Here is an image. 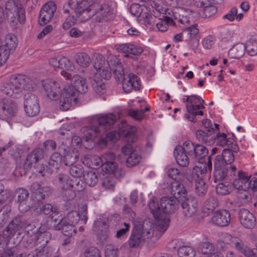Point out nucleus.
<instances>
[{"mask_svg": "<svg viewBox=\"0 0 257 257\" xmlns=\"http://www.w3.org/2000/svg\"><path fill=\"white\" fill-rule=\"evenodd\" d=\"M94 56L93 66L96 71V77L99 75L101 78L109 79L112 71L118 81L124 80V68L119 59L113 55H110L108 57V61H105L101 54L96 53Z\"/></svg>", "mask_w": 257, "mask_h": 257, "instance_id": "f257e3e1", "label": "nucleus"}, {"mask_svg": "<svg viewBox=\"0 0 257 257\" xmlns=\"http://www.w3.org/2000/svg\"><path fill=\"white\" fill-rule=\"evenodd\" d=\"M35 87V84L31 78L23 74H16L11 76L1 86V91L6 95L16 97L17 95L25 90L31 91Z\"/></svg>", "mask_w": 257, "mask_h": 257, "instance_id": "f03ea898", "label": "nucleus"}, {"mask_svg": "<svg viewBox=\"0 0 257 257\" xmlns=\"http://www.w3.org/2000/svg\"><path fill=\"white\" fill-rule=\"evenodd\" d=\"M231 181L234 188L245 192L242 198L247 199L251 194L257 191V178L248 176L243 171H236Z\"/></svg>", "mask_w": 257, "mask_h": 257, "instance_id": "7ed1b4c3", "label": "nucleus"}, {"mask_svg": "<svg viewBox=\"0 0 257 257\" xmlns=\"http://www.w3.org/2000/svg\"><path fill=\"white\" fill-rule=\"evenodd\" d=\"M96 0H70V9L74 11L78 21L83 22L93 16V6Z\"/></svg>", "mask_w": 257, "mask_h": 257, "instance_id": "20e7f679", "label": "nucleus"}, {"mask_svg": "<svg viewBox=\"0 0 257 257\" xmlns=\"http://www.w3.org/2000/svg\"><path fill=\"white\" fill-rule=\"evenodd\" d=\"M49 220L47 225H42L38 229L36 228L35 230L34 228L32 230L28 229V234L30 235L32 234V240L35 245L40 246V247L46 246L51 237V233L47 231L48 228L52 227L50 225L51 223L49 224Z\"/></svg>", "mask_w": 257, "mask_h": 257, "instance_id": "39448f33", "label": "nucleus"}, {"mask_svg": "<svg viewBox=\"0 0 257 257\" xmlns=\"http://www.w3.org/2000/svg\"><path fill=\"white\" fill-rule=\"evenodd\" d=\"M17 46V38L13 34H8L2 42L0 39V66L4 64L11 53H13Z\"/></svg>", "mask_w": 257, "mask_h": 257, "instance_id": "423d86ee", "label": "nucleus"}, {"mask_svg": "<svg viewBox=\"0 0 257 257\" xmlns=\"http://www.w3.org/2000/svg\"><path fill=\"white\" fill-rule=\"evenodd\" d=\"M214 166L213 176L215 182L223 180L231 182L236 173L235 166L224 165L220 163L219 165L216 166V162H214Z\"/></svg>", "mask_w": 257, "mask_h": 257, "instance_id": "0eeeda50", "label": "nucleus"}, {"mask_svg": "<svg viewBox=\"0 0 257 257\" xmlns=\"http://www.w3.org/2000/svg\"><path fill=\"white\" fill-rule=\"evenodd\" d=\"M7 15L11 23L17 24L19 22L21 24L25 21V11L21 6L16 4L13 1H9L6 4Z\"/></svg>", "mask_w": 257, "mask_h": 257, "instance_id": "6e6552de", "label": "nucleus"}, {"mask_svg": "<svg viewBox=\"0 0 257 257\" xmlns=\"http://www.w3.org/2000/svg\"><path fill=\"white\" fill-rule=\"evenodd\" d=\"M102 170L109 174H113L115 177H119L121 174L116 162L115 154L112 152H107L102 155Z\"/></svg>", "mask_w": 257, "mask_h": 257, "instance_id": "1a4fd4ad", "label": "nucleus"}, {"mask_svg": "<svg viewBox=\"0 0 257 257\" xmlns=\"http://www.w3.org/2000/svg\"><path fill=\"white\" fill-rule=\"evenodd\" d=\"M32 225L21 217H16L9 223L5 229L3 231V235L6 238L14 236L17 232H20L28 227H32Z\"/></svg>", "mask_w": 257, "mask_h": 257, "instance_id": "9d476101", "label": "nucleus"}, {"mask_svg": "<svg viewBox=\"0 0 257 257\" xmlns=\"http://www.w3.org/2000/svg\"><path fill=\"white\" fill-rule=\"evenodd\" d=\"M54 218V216H51L49 217L52 220L50 225L52 226L55 229H62L63 234L68 236H71L76 233V229L74 225L67 223L66 218Z\"/></svg>", "mask_w": 257, "mask_h": 257, "instance_id": "9b49d317", "label": "nucleus"}, {"mask_svg": "<svg viewBox=\"0 0 257 257\" xmlns=\"http://www.w3.org/2000/svg\"><path fill=\"white\" fill-rule=\"evenodd\" d=\"M25 110L29 116H35L40 112V106L37 97L34 94L28 93L25 95Z\"/></svg>", "mask_w": 257, "mask_h": 257, "instance_id": "f8f14e48", "label": "nucleus"}, {"mask_svg": "<svg viewBox=\"0 0 257 257\" xmlns=\"http://www.w3.org/2000/svg\"><path fill=\"white\" fill-rule=\"evenodd\" d=\"M18 112L17 105L12 100L3 99L0 102V118L8 120L15 116Z\"/></svg>", "mask_w": 257, "mask_h": 257, "instance_id": "ddd939ff", "label": "nucleus"}, {"mask_svg": "<svg viewBox=\"0 0 257 257\" xmlns=\"http://www.w3.org/2000/svg\"><path fill=\"white\" fill-rule=\"evenodd\" d=\"M49 64L55 70L65 69L73 71L75 69L73 63L67 57L62 55L52 57L49 61Z\"/></svg>", "mask_w": 257, "mask_h": 257, "instance_id": "4468645a", "label": "nucleus"}, {"mask_svg": "<svg viewBox=\"0 0 257 257\" xmlns=\"http://www.w3.org/2000/svg\"><path fill=\"white\" fill-rule=\"evenodd\" d=\"M60 151L63 153L64 163L66 166L74 164L79 159V152L77 149L69 147L63 143L59 146Z\"/></svg>", "mask_w": 257, "mask_h": 257, "instance_id": "2eb2a0df", "label": "nucleus"}, {"mask_svg": "<svg viewBox=\"0 0 257 257\" xmlns=\"http://www.w3.org/2000/svg\"><path fill=\"white\" fill-rule=\"evenodd\" d=\"M56 183L63 190L68 191V196L66 197L68 200H72L75 197V193L71 190L73 187L72 180L70 176L66 174H60L56 177Z\"/></svg>", "mask_w": 257, "mask_h": 257, "instance_id": "dca6fc26", "label": "nucleus"}, {"mask_svg": "<svg viewBox=\"0 0 257 257\" xmlns=\"http://www.w3.org/2000/svg\"><path fill=\"white\" fill-rule=\"evenodd\" d=\"M43 88L47 96L51 99H57L60 94V86L56 81L52 79L42 81Z\"/></svg>", "mask_w": 257, "mask_h": 257, "instance_id": "f3484780", "label": "nucleus"}, {"mask_svg": "<svg viewBox=\"0 0 257 257\" xmlns=\"http://www.w3.org/2000/svg\"><path fill=\"white\" fill-rule=\"evenodd\" d=\"M181 203L182 211L186 217H191L196 212L198 207L197 201L193 196H189L179 202Z\"/></svg>", "mask_w": 257, "mask_h": 257, "instance_id": "a211bd4d", "label": "nucleus"}, {"mask_svg": "<svg viewBox=\"0 0 257 257\" xmlns=\"http://www.w3.org/2000/svg\"><path fill=\"white\" fill-rule=\"evenodd\" d=\"M230 221V214L225 209L216 211L211 217L210 222L214 225L220 227L228 226Z\"/></svg>", "mask_w": 257, "mask_h": 257, "instance_id": "6ab92c4d", "label": "nucleus"}, {"mask_svg": "<svg viewBox=\"0 0 257 257\" xmlns=\"http://www.w3.org/2000/svg\"><path fill=\"white\" fill-rule=\"evenodd\" d=\"M77 101V93L69 87L64 90L63 97L60 101V108L63 110H67L73 103Z\"/></svg>", "mask_w": 257, "mask_h": 257, "instance_id": "aec40b11", "label": "nucleus"}, {"mask_svg": "<svg viewBox=\"0 0 257 257\" xmlns=\"http://www.w3.org/2000/svg\"><path fill=\"white\" fill-rule=\"evenodd\" d=\"M122 153L127 156L126 164L128 167H133L139 164L142 160L141 155L138 151L134 150L132 146L125 145L122 149Z\"/></svg>", "mask_w": 257, "mask_h": 257, "instance_id": "412c9836", "label": "nucleus"}, {"mask_svg": "<svg viewBox=\"0 0 257 257\" xmlns=\"http://www.w3.org/2000/svg\"><path fill=\"white\" fill-rule=\"evenodd\" d=\"M56 10V5L53 2H49L44 5L39 15L40 24L44 25L49 23L53 17Z\"/></svg>", "mask_w": 257, "mask_h": 257, "instance_id": "4be33fe9", "label": "nucleus"}, {"mask_svg": "<svg viewBox=\"0 0 257 257\" xmlns=\"http://www.w3.org/2000/svg\"><path fill=\"white\" fill-rule=\"evenodd\" d=\"M93 10L95 11L93 16L97 15V19L99 22L103 19L107 21L112 18L110 7L107 4H100L95 1Z\"/></svg>", "mask_w": 257, "mask_h": 257, "instance_id": "5701e85b", "label": "nucleus"}, {"mask_svg": "<svg viewBox=\"0 0 257 257\" xmlns=\"http://www.w3.org/2000/svg\"><path fill=\"white\" fill-rule=\"evenodd\" d=\"M183 98L184 102H187L186 105L188 113L195 114V108H204V100L199 96L192 95H184Z\"/></svg>", "mask_w": 257, "mask_h": 257, "instance_id": "b1692460", "label": "nucleus"}, {"mask_svg": "<svg viewBox=\"0 0 257 257\" xmlns=\"http://www.w3.org/2000/svg\"><path fill=\"white\" fill-rule=\"evenodd\" d=\"M135 227L139 232L145 241L151 239L154 235V225L150 221L145 220L142 224H138Z\"/></svg>", "mask_w": 257, "mask_h": 257, "instance_id": "393cba45", "label": "nucleus"}, {"mask_svg": "<svg viewBox=\"0 0 257 257\" xmlns=\"http://www.w3.org/2000/svg\"><path fill=\"white\" fill-rule=\"evenodd\" d=\"M239 221L245 228H252L256 224L254 215L246 209H242L239 212Z\"/></svg>", "mask_w": 257, "mask_h": 257, "instance_id": "a878e982", "label": "nucleus"}, {"mask_svg": "<svg viewBox=\"0 0 257 257\" xmlns=\"http://www.w3.org/2000/svg\"><path fill=\"white\" fill-rule=\"evenodd\" d=\"M128 79L122 81V88L125 92H130L133 89L139 90L141 86V83L138 77L134 73H130Z\"/></svg>", "mask_w": 257, "mask_h": 257, "instance_id": "bb28decb", "label": "nucleus"}, {"mask_svg": "<svg viewBox=\"0 0 257 257\" xmlns=\"http://www.w3.org/2000/svg\"><path fill=\"white\" fill-rule=\"evenodd\" d=\"M179 202V201L173 197H162L160 200L162 211L165 213L174 212L178 207Z\"/></svg>", "mask_w": 257, "mask_h": 257, "instance_id": "cd10ccee", "label": "nucleus"}, {"mask_svg": "<svg viewBox=\"0 0 257 257\" xmlns=\"http://www.w3.org/2000/svg\"><path fill=\"white\" fill-rule=\"evenodd\" d=\"M170 193L173 195V198L179 202L187 197V190L184 186L178 181H175L171 183Z\"/></svg>", "mask_w": 257, "mask_h": 257, "instance_id": "c85d7f7f", "label": "nucleus"}, {"mask_svg": "<svg viewBox=\"0 0 257 257\" xmlns=\"http://www.w3.org/2000/svg\"><path fill=\"white\" fill-rule=\"evenodd\" d=\"M196 136L198 140L206 145H211L214 142V129L207 130V132L203 130H198L196 133Z\"/></svg>", "mask_w": 257, "mask_h": 257, "instance_id": "c756f323", "label": "nucleus"}, {"mask_svg": "<svg viewBox=\"0 0 257 257\" xmlns=\"http://www.w3.org/2000/svg\"><path fill=\"white\" fill-rule=\"evenodd\" d=\"M17 194L18 202L19 203V210L22 213L29 210L30 207L26 204V201L29 196L28 191L25 189L19 188L17 190Z\"/></svg>", "mask_w": 257, "mask_h": 257, "instance_id": "7c9ffc66", "label": "nucleus"}, {"mask_svg": "<svg viewBox=\"0 0 257 257\" xmlns=\"http://www.w3.org/2000/svg\"><path fill=\"white\" fill-rule=\"evenodd\" d=\"M81 214L79 213L76 211H72L70 212L67 216V219L68 220L67 223H70L72 224H76L79 220L81 219V220H84V223H86L87 220V216H86V207L83 206L81 208Z\"/></svg>", "mask_w": 257, "mask_h": 257, "instance_id": "2f4dec72", "label": "nucleus"}, {"mask_svg": "<svg viewBox=\"0 0 257 257\" xmlns=\"http://www.w3.org/2000/svg\"><path fill=\"white\" fill-rule=\"evenodd\" d=\"M234 160V156L233 153L229 149H224L221 155H217L215 159L216 165L220 164L224 165H230Z\"/></svg>", "mask_w": 257, "mask_h": 257, "instance_id": "473e14b6", "label": "nucleus"}, {"mask_svg": "<svg viewBox=\"0 0 257 257\" xmlns=\"http://www.w3.org/2000/svg\"><path fill=\"white\" fill-rule=\"evenodd\" d=\"M71 85L76 91L80 93H84L87 91L88 87L86 80L80 75H75L72 77Z\"/></svg>", "mask_w": 257, "mask_h": 257, "instance_id": "72a5a7b5", "label": "nucleus"}, {"mask_svg": "<svg viewBox=\"0 0 257 257\" xmlns=\"http://www.w3.org/2000/svg\"><path fill=\"white\" fill-rule=\"evenodd\" d=\"M102 161V156L100 157L96 155L88 154L84 157L82 162L87 167L95 169L101 167Z\"/></svg>", "mask_w": 257, "mask_h": 257, "instance_id": "f704fd0d", "label": "nucleus"}, {"mask_svg": "<svg viewBox=\"0 0 257 257\" xmlns=\"http://www.w3.org/2000/svg\"><path fill=\"white\" fill-rule=\"evenodd\" d=\"M201 6H196L199 8H203V17L205 18H209L214 16L217 9L214 5L216 3H213L212 0H203Z\"/></svg>", "mask_w": 257, "mask_h": 257, "instance_id": "c9c22d12", "label": "nucleus"}, {"mask_svg": "<svg viewBox=\"0 0 257 257\" xmlns=\"http://www.w3.org/2000/svg\"><path fill=\"white\" fill-rule=\"evenodd\" d=\"M83 132L84 134L83 141L90 143V147L94 145V139L100 135L98 128L96 127L92 128L90 126L84 127L83 128Z\"/></svg>", "mask_w": 257, "mask_h": 257, "instance_id": "e433bc0d", "label": "nucleus"}, {"mask_svg": "<svg viewBox=\"0 0 257 257\" xmlns=\"http://www.w3.org/2000/svg\"><path fill=\"white\" fill-rule=\"evenodd\" d=\"M117 49L119 51L127 54L126 56H128V54L138 55L141 54L143 51L141 47L130 43L119 45Z\"/></svg>", "mask_w": 257, "mask_h": 257, "instance_id": "4c0bfd02", "label": "nucleus"}, {"mask_svg": "<svg viewBox=\"0 0 257 257\" xmlns=\"http://www.w3.org/2000/svg\"><path fill=\"white\" fill-rule=\"evenodd\" d=\"M44 157V152L40 148L36 149L29 154L26 158V164L31 166L33 164H36Z\"/></svg>", "mask_w": 257, "mask_h": 257, "instance_id": "58836bf2", "label": "nucleus"}, {"mask_svg": "<svg viewBox=\"0 0 257 257\" xmlns=\"http://www.w3.org/2000/svg\"><path fill=\"white\" fill-rule=\"evenodd\" d=\"M198 16L196 12L190 9H187L183 12V14L180 15L178 22L185 26H188L190 24V22L193 21L194 18Z\"/></svg>", "mask_w": 257, "mask_h": 257, "instance_id": "ea45409f", "label": "nucleus"}, {"mask_svg": "<svg viewBox=\"0 0 257 257\" xmlns=\"http://www.w3.org/2000/svg\"><path fill=\"white\" fill-rule=\"evenodd\" d=\"M145 241L139 232L135 227L133 230L128 240V245L131 248L138 247L141 245Z\"/></svg>", "mask_w": 257, "mask_h": 257, "instance_id": "a19ab883", "label": "nucleus"}, {"mask_svg": "<svg viewBox=\"0 0 257 257\" xmlns=\"http://www.w3.org/2000/svg\"><path fill=\"white\" fill-rule=\"evenodd\" d=\"M31 190L36 196H39L38 199H43L46 195H48L50 192V188L48 187H41L38 183H34L31 186Z\"/></svg>", "mask_w": 257, "mask_h": 257, "instance_id": "79ce46f5", "label": "nucleus"}, {"mask_svg": "<svg viewBox=\"0 0 257 257\" xmlns=\"http://www.w3.org/2000/svg\"><path fill=\"white\" fill-rule=\"evenodd\" d=\"M236 237L231 236L228 234H225L222 240L218 242V247L222 251H225L228 249L229 246H232Z\"/></svg>", "mask_w": 257, "mask_h": 257, "instance_id": "37998d69", "label": "nucleus"}, {"mask_svg": "<svg viewBox=\"0 0 257 257\" xmlns=\"http://www.w3.org/2000/svg\"><path fill=\"white\" fill-rule=\"evenodd\" d=\"M174 155L178 164L182 167H186L189 163V158L186 154L182 151H179L176 147Z\"/></svg>", "mask_w": 257, "mask_h": 257, "instance_id": "c03bdc74", "label": "nucleus"}, {"mask_svg": "<svg viewBox=\"0 0 257 257\" xmlns=\"http://www.w3.org/2000/svg\"><path fill=\"white\" fill-rule=\"evenodd\" d=\"M117 117L113 113H110L101 115L97 117V121L100 125H111L113 124Z\"/></svg>", "mask_w": 257, "mask_h": 257, "instance_id": "a18cd8bd", "label": "nucleus"}, {"mask_svg": "<svg viewBox=\"0 0 257 257\" xmlns=\"http://www.w3.org/2000/svg\"><path fill=\"white\" fill-rule=\"evenodd\" d=\"M207 154L208 150L206 148L201 145H196L192 158L194 160V162H200Z\"/></svg>", "mask_w": 257, "mask_h": 257, "instance_id": "49530a36", "label": "nucleus"}, {"mask_svg": "<svg viewBox=\"0 0 257 257\" xmlns=\"http://www.w3.org/2000/svg\"><path fill=\"white\" fill-rule=\"evenodd\" d=\"M76 63L80 66L87 67L91 63V59L89 56L85 53H78L75 56Z\"/></svg>", "mask_w": 257, "mask_h": 257, "instance_id": "de8ad7c7", "label": "nucleus"}, {"mask_svg": "<svg viewBox=\"0 0 257 257\" xmlns=\"http://www.w3.org/2000/svg\"><path fill=\"white\" fill-rule=\"evenodd\" d=\"M245 50V45L242 43L235 45L229 51V55L232 58L239 59L242 57Z\"/></svg>", "mask_w": 257, "mask_h": 257, "instance_id": "09e8293b", "label": "nucleus"}, {"mask_svg": "<svg viewBox=\"0 0 257 257\" xmlns=\"http://www.w3.org/2000/svg\"><path fill=\"white\" fill-rule=\"evenodd\" d=\"M62 162V157L58 153H53L49 161V167L52 169L57 170L61 166Z\"/></svg>", "mask_w": 257, "mask_h": 257, "instance_id": "8fccbe9b", "label": "nucleus"}, {"mask_svg": "<svg viewBox=\"0 0 257 257\" xmlns=\"http://www.w3.org/2000/svg\"><path fill=\"white\" fill-rule=\"evenodd\" d=\"M167 174L170 178L176 180H181L183 179L185 172L183 170H180L177 168L170 167L167 170Z\"/></svg>", "mask_w": 257, "mask_h": 257, "instance_id": "3c124183", "label": "nucleus"}, {"mask_svg": "<svg viewBox=\"0 0 257 257\" xmlns=\"http://www.w3.org/2000/svg\"><path fill=\"white\" fill-rule=\"evenodd\" d=\"M164 19H159V21L156 23L157 29L161 32L166 31L169 25H173L174 22L173 19L170 17L163 16Z\"/></svg>", "mask_w": 257, "mask_h": 257, "instance_id": "603ef678", "label": "nucleus"}, {"mask_svg": "<svg viewBox=\"0 0 257 257\" xmlns=\"http://www.w3.org/2000/svg\"><path fill=\"white\" fill-rule=\"evenodd\" d=\"M176 147H177V149L180 151H182L191 157H193L194 152L196 149V146L190 141H186L184 143L183 146H177Z\"/></svg>", "mask_w": 257, "mask_h": 257, "instance_id": "864d4df0", "label": "nucleus"}, {"mask_svg": "<svg viewBox=\"0 0 257 257\" xmlns=\"http://www.w3.org/2000/svg\"><path fill=\"white\" fill-rule=\"evenodd\" d=\"M106 80L105 78H101L100 76H96V73L94 75V80L95 83L93 84V87L95 91L98 94H103L105 91V85L102 82V80Z\"/></svg>", "mask_w": 257, "mask_h": 257, "instance_id": "5fc2aeb1", "label": "nucleus"}, {"mask_svg": "<svg viewBox=\"0 0 257 257\" xmlns=\"http://www.w3.org/2000/svg\"><path fill=\"white\" fill-rule=\"evenodd\" d=\"M85 183L90 187L94 186L98 181L97 175L93 171H90L83 175Z\"/></svg>", "mask_w": 257, "mask_h": 257, "instance_id": "6e6d98bb", "label": "nucleus"}, {"mask_svg": "<svg viewBox=\"0 0 257 257\" xmlns=\"http://www.w3.org/2000/svg\"><path fill=\"white\" fill-rule=\"evenodd\" d=\"M149 207L154 217L156 219L159 218L162 209L161 208V205L159 204L158 201L155 199H153L149 203Z\"/></svg>", "mask_w": 257, "mask_h": 257, "instance_id": "4d7b16f0", "label": "nucleus"}, {"mask_svg": "<svg viewBox=\"0 0 257 257\" xmlns=\"http://www.w3.org/2000/svg\"><path fill=\"white\" fill-rule=\"evenodd\" d=\"M178 253L182 257H194L196 251L191 246L183 245L178 248Z\"/></svg>", "mask_w": 257, "mask_h": 257, "instance_id": "13d9d810", "label": "nucleus"}, {"mask_svg": "<svg viewBox=\"0 0 257 257\" xmlns=\"http://www.w3.org/2000/svg\"><path fill=\"white\" fill-rule=\"evenodd\" d=\"M183 30V33H184V34L186 35L189 40H191L194 38L199 32V30L197 28V25L187 26Z\"/></svg>", "mask_w": 257, "mask_h": 257, "instance_id": "bf43d9fd", "label": "nucleus"}, {"mask_svg": "<svg viewBox=\"0 0 257 257\" xmlns=\"http://www.w3.org/2000/svg\"><path fill=\"white\" fill-rule=\"evenodd\" d=\"M69 168V173L74 178H80L83 175L84 169L83 167L80 165H70Z\"/></svg>", "mask_w": 257, "mask_h": 257, "instance_id": "052dcab7", "label": "nucleus"}, {"mask_svg": "<svg viewBox=\"0 0 257 257\" xmlns=\"http://www.w3.org/2000/svg\"><path fill=\"white\" fill-rule=\"evenodd\" d=\"M11 210L10 205H5L0 211V227L5 224L9 217V214Z\"/></svg>", "mask_w": 257, "mask_h": 257, "instance_id": "680f3d73", "label": "nucleus"}, {"mask_svg": "<svg viewBox=\"0 0 257 257\" xmlns=\"http://www.w3.org/2000/svg\"><path fill=\"white\" fill-rule=\"evenodd\" d=\"M140 21H143L144 23L149 24L152 18L150 10L145 5H143V10L141 14L138 18Z\"/></svg>", "mask_w": 257, "mask_h": 257, "instance_id": "e2e57ef3", "label": "nucleus"}, {"mask_svg": "<svg viewBox=\"0 0 257 257\" xmlns=\"http://www.w3.org/2000/svg\"><path fill=\"white\" fill-rule=\"evenodd\" d=\"M245 50L250 56H253L257 55V41L249 40L245 46Z\"/></svg>", "mask_w": 257, "mask_h": 257, "instance_id": "0e129e2a", "label": "nucleus"}, {"mask_svg": "<svg viewBox=\"0 0 257 257\" xmlns=\"http://www.w3.org/2000/svg\"><path fill=\"white\" fill-rule=\"evenodd\" d=\"M199 250L203 254H208L210 255L214 250V245L209 242H204L199 245Z\"/></svg>", "mask_w": 257, "mask_h": 257, "instance_id": "69168bd1", "label": "nucleus"}, {"mask_svg": "<svg viewBox=\"0 0 257 257\" xmlns=\"http://www.w3.org/2000/svg\"><path fill=\"white\" fill-rule=\"evenodd\" d=\"M149 108L146 107L144 110L130 109L128 111V114L136 120H141L144 116V112L148 111Z\"/></svg>", "mask_w": 257, "mask_h": 257, "instance_id": "338daca9", "label": "nucleus"}, {"mask_svg": "<svg viewBox=\"0 0 257 257\" xmlns=\"http://www.w3.org/2000/svg\"><path fill=\"white\" fill-rule=\"evenodd\" d=\"M83 257H101L100 251L96 247L87 248L83 252Z\"/></svg>", "mask_w": 257, "mask_h": 257, "instance_id": "774afa93", "label": "nucleus"}]
</instances>
